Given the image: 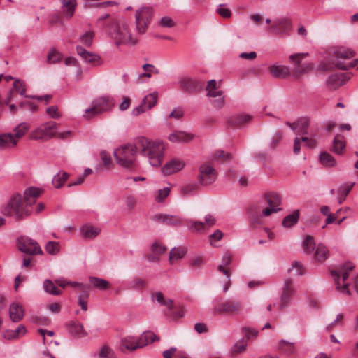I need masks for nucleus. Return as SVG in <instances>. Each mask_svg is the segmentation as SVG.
<instances>
[{"mask_svg":"<svg viewBox=\"0 0 358 358\" xmlns=\"http://www.w3.org/2000/svg\"><path fill=\"white\" fill-rule=\"evenodd\" d=\"M197 187L198 186L196 184H187L181 187L180 192L182 196H185L192 194Z\"/></svg>","mask_w":358,"mask_h":358,"instance_id":"56","label":"nucleus"},{"mask_svg":"<svg viewBox=\"0 0 358 358\" xmlns=\"http://www.w3.org/2000/svg\"><path fill=\"white\" fill-rule=\"evenodd\" d=\"M120 348L122 351H134L140 348L137 337L134 336H126L121 338Z\"/></svg>","mask_w":358,"mask_h":358,"instance_id":"21","label":"nucleus"},{"mask_svg":"<svg viewBox=\"0 0 358 358\" xmlns=\"http://www.w3.org/2000/svg\"><path fill=\"white\" fill-rule=\"evenodd\" d=\"M9 316L10 320L14 322L20 321L24 316L22 307L17 303H12L9 308Z\"/></svg>","mask_w":358,"mask_h":358,"instance_id":"26","label":"nucleus"},{"mask_svg":"<svg viewBox=\"0 0 358 358\" xmlns=\"http://www.w3.org/2000/svg\"><path fill=\"white\" fill-rule=\"evenodd\" d=\"M329 257V250L326 245L319 243L315 248V263H322Z\"/></svg>","mask_w":358,"mask_h":358,"instance_id":"31","label":"nucleus"},{"mask_svg":"<svg viewBox=\"0 0 358 358\" xmlns=\"http://www.w3.org/2000/svg\"><path fill=\"white\" fill-rule=\"evenodd\" d=\"M179 85L181 90L187 93L193 94L199 92L203 83L191 77H184L179 81Z\"/></svg>","mask_w":358,"mask_h":358,"instance_id":"15","label":"nucleus"},{"mask_svg":"<svg viewBox=\"0 0 358 358\" xmlns=\"http://www.w3.org/2000/svg\"><path fill=\"white\" fill-rule=\"evenodd\" d=\"M269 71L275 78L280 79L285 78L290 73L289 67L283 65H273Z\"/></svg>","mask_w":358,"mask_h":358,"instance_id":"30","label":"nucleus"},{"mask_svg":"<svg viewBox=\"0 0 358 358\" xmlns=\"http://www.w3.org/2000/svg\"><path fill=\"white\" fill-rule=\"evenodd\" d=\"M67 330L69 334L75 336L82 338L88 335V333L85 330L83 325L76 321H70L66 324Z\"/></svg>","mask_w":358,"mask_h":358,"instance_id":"22","label":"nucleus"},{"mask_svg":"<svg viewBox=\"0 0 358 358\" xmlns=\"http://www.w3.org/2000/svg\"><path fill=\"white\" fill-rule=\"evenodd\" d=\"M138 343L140 348L151 343L155 341H159V337L155 334L152 331H144L139 337H137Z\"/></svg>","mask_w":358,"mask_h":358,"instance_id":"29","label":"nucleus"},{"mask_svg":"<svg viewBox=\"0 0 358 358\" xmlns=\"http://www.w3.org/2000/svg\"><path fill=\"white\" fill-rule=\"evenodd\" d=\"M303 142L304 145L311 148L313 146V141L311 138L307 136H301V138L296 137L294 141L293 151L294 154H299L301 150V143Z\"/></svg>","mask_w":358,"mask_h":358,"instance_id":"33","label":"nucleus"},{"mask_svg":"<svg viewBox=\"0 0 358 358\" xmlns=\"http://www.w3.org/2000/svg\"><path fill=\"white\" fill-rule=\"evenodd\" d=\"M252 120V116L246 114H238L229 118L228 122L230 125L241 127L245 124L249 123Z\"/></svg>","mask_w":358,"mask_h":358,"instance_id":"28","label":"nucleus"},{"mask_svg":"<svg viewBox=\"0 0 358 358\" xmlns=\"http://www.w3.org/2000/svg\"><path fill=\"white\" fill-rule=\"evenodd\" d=\"M171 188L170 187H164L162 189H159L157 192V195L155 196V200L157 202H162L165 198H166L170 194Z\"/></svg>","mask_w":358,"mask_h":358,"instance_id":"55","label":"nucleus"},{"mask_svg":"<svg viewBox=\"0 0 358 358\" xmlns=\"http://www.w3.org/2000/svg\"><path fill=\"white\" fill-rule=\"evenodd\" d=\"M194 136L184 131H174L169 136V140L173 143H188Z\"/></svg>","mask_w":358,"mask_h":358,"instance_id":"27","label":"nucleus"},{"mask_svg":"<svg viewBox=\"0 0 358 358\" xmlns=\"http://www.w3.org/2000/svg\"><path fill=\"white\" fill-rule=\"evenodd\" d=\"M27 330L24 325H20L14 331H8L7 334H12L13 337L19 338L20 336L24 335Z\"/></svg>","mask_w":358,"mask_h":358,"instance_id":"63","label":"nucleus"},{"mask_svg":"<svg viewBox=\"0 0 358 358\" xmlns=\"http://www.w3.org/2000/svg\"><path fill=\"white\" fill-rule=\"evenodd\" d=\"M188 225L190 229L196 231H201L205 229V223L199 221L189 220L188 222Z\"/></svg>","mask_w":358,"mask_h":358,"instance_id":"60","label":"nucleus"},{"mask_svg":"<svg viewBox=\"0 0 358 358\" xmlns=\"http://www.w3.org/2000/svg\"><path fill=\"white\" fill-rule=\"evenodd\" d=\"M303 250L306 254H310L313 251V237L308 235L302 243Z\"/></svg>","mask_w":358,"mask_h":358,"instance_id":"49","label":"nucleus"},{"mask_svg":"<svg viewBox=\"0 0 358 358\" xmlns=\"http://www.w3.org/2000/svg\"><path fill=\"white\" fill-rule=\"evenodd\" d=\"M320 164L326 169L334 168L337 166V161L327 151L322 152L318 157Z\"/></svg>","mask_w":358,"mask_h":358,"instance_id":"23","label":"nucleus"},{"mask_svg":"<svg viewBox=\"0 0 358 358\" xmlns=\"http://www.w3.org/2000/svg\"><path fill=\"white\" fill-rule=\"evenodd\" d=\"M46 113L53 119H59L61 114L58 111V108L56 106H52L46 108Z\"/></svg>","mask_w":358,"mask_h":358,"instance_id":"62","label":"nucleus"},{"mask_svg":"<svg viewBox=\"0 0 358 358\" xmlns=\"http://www.w3.org/2000/svg\"><path fill=\"white\" fill-rule=\"evenodd\" d=\"M152 219L155 222L170 226H178L182 222V219L178 216L162 213L155 215Z\"/></svg>","mask_w":358,"mask_h":358,"instance_id":"20","label":"nucleus"},{"mask_svg":"<svg viewBox=\"0 0 358 358\" xmlns=\"http://www.w3.org/2000/svg\"><path fill=\"white\" fill-rule=\"evenodd\" d=\"M138 148L137 138L135 144H126L115 149L113 152L115 162L124 169L132 170L136 168V158Z\"/></svg>","mask_w":358,"mask_h":358,"instance_id":"5","label":"nucleus"},{"mask_svg":"<svg viewBox=\"0 0 358 358\" xmlns=\"http://www.w3.org/2000/svg\"><path fill=\"white\" fill-rule=\"evenodd\" d=\"M217 171L209 164L204 163L199 167L197 180L202 185H208L214 182L217 178Z\"/></svg>","mask_w":358,"mask_h":358,"instance_id":"13","label":"nucleus"},{"mask_svg":"<svg viewBox=\"0 0 358 358\" xmlns=\"http://www.w3.org/2000/svg\"><path fill=\"white\" fill-rule=\"evenodd\" d=\"M291 22L287 18L275 20L270 27V31L275 34H284L290 28Z\"/></svg>","mask_w":358,"mask_h":358,"instance_id":"18","label":"nucleus"},{"mask_svg":"<svg viewBox=\"0 0 358 358\" xmlns=\"http://www.w3.org/2000/svg\"><path fill=\"white\" fill-rule=\"evenodd\" d=\"M137 147L141 155L148 158L152 166H159L162 164L164 150L162 142L150 141L145 137L141 136L137 138Z\"/></svg>","mask_w":358,"mask_h":358,"instance_id":"3","label":"nucleus"},{"mask_svg":"<svg viewBox=\"0 0 358 358\" xmlns=\"http://www.w3.org/2000/svg\"><path fill=\"white\" fill-rule=\"evenodd\" d=\"M158 94L152 92L146 95L142 100L141 103L145 107L147 110L152 109L157 102Z\"/></svg>","mask_w":358,"mask_h":358,"instance_id":"37","label":"nucleus"},{"mask_svg":"<svg viewBox=\"0 0 358 358\" xmlns=\"http://www.w3.org/2000/svg\"><path fill=\"white\" fill-rule=\"evenodd\" d=\"M355 55V52L352 49L345 47H339L334 50L333 52L331 64L326 62L321 63L317 67V71H329L333 66L344 70L354 67L358 69V59L349 61L354 57Z\"/></svg>","mask_w":358,"mask_h":358,"instance_id":"2","label":"nucleus"},{"mask_svg":"<svg viewBox=\"0 0 358 358\" xmlns=\"http://www.w3.org/2000/svg\"><path fill=\"white\" fill-rule=\"evenodd\" d=\"M296 290L294 287L293 280L290 278L285 279L282 287L280 301L277 305L279 310H282L288 306Z\"/></svg>","mask_w":358,"mask_h":358,"instance_id":"14","label":"nucleus"},{"mask_svg":"<svg viewBox=\"0 0 358 358\" xmlns=\"http://www.w3.org/2000/svg\"><path fill=\"white\" fill-rule=\"evenodd\" d=\"M309 56L308 52L295 53L289 55V59L294 64L292 70L293 77L299 78L301 76L308 73L311 71L313 65L311 63L301 64L305 57Z\"/></svg>","mask_w":358,"mask_h":358,"instance_id":"11","label":"nucleus"},{"mask_svg":"<svg viewBox=\"0 0 358 358\" xmlns=\"http://www.w3.org/2000/svg\"><path fill=\"white\" fill-rule=\"evenodd\" d=\"M100 157L106 168H109L112 165V159L109 154L105 151L100 152Z\"/></svg>","mask_w":358,"mask_h":358,"instance_id":"64","label":"nucleus"},{"mask_svg":"<svg viewBox=\"0 0 358 358\" xmlns=\"http://www.w3.org/2000/svg\"><path fill=\"white\" fill-rule=\"evenodd\" d=\"M310 119L307 117H301L297 121L298 134L302 136L307 134V129L310 125Z\"/></svg>","mask_w":358,"mask_h":358,"instance_id":"46","label":"nucleus"},{"mask_svg":"<svg viewBox=\"0 0 358 358\" xmlns=\"http://www.w3.org/2000/svg\"><path fill=\"white\" fill-rule=\"evenodd\" d=\"M41 191L36 187H30L24 191V196L15 194L1 208V213L20 221L29 217L32 213V206L41 195Z\"/></svg>","mask_w":358,"mask_h":358,"instance_id":"1","label":"nucleus"},{"mask_svg":"<svg viewBox=\"0 0 358 358\" xmlns=\"http://www.w3.org/2000/svg\"><path fill=\"white\" fill-rule=\"evenodd\" d=\"M187 253V249L185 247H178L173 248L169 252V262L173 264L175 261L182 259Z\"/></svg>","mask_w":358,"mask_h":358,"instance_id":"35","label":"nucleus"},{"mask_svg":"<svg viewBox=\"0 0 358 358\" xmlns=\"http://www.w3.org/2000/svg\"><path fill=\"white\" fill-rule=\"evenodd\" d=\"M231 261V256L229 253H226L222 257V264L218 266V271L225 275L229 279L230 278V272L226 268Z\"/></svg>","mask_w":358,"mask_h":358,"instance_id":"41","label":"nucleus"},{"mask_svg":"<svg viewBox=\"0 0 358 358\" xmlns=\"http://www.w3.org/2000/svg\"><path fill=\"white\" fill-rule=\"evenodd\" d=\"M43 289L45 292L49 293L54 296H58L62 294L61 290H59L50 280H45L43 282Z\"/></svg>","mask_w":358,"mask_h":358,"instance_id":"45","label":"nucleus"},{"mask_svg":"<svg viewBox=\"0 0 358 358\" xmlns=\"http://www.w3.org/2000/svg\"><path fill=\"white\" fill-rule=\"evenodd\" d=\"M243 311V304L235 300L223 301L215 306L213 309V313L215 315H241Z\"/></svg>","mask_w":358,"mask_h":358,"instance_id":"10","label":"nucleus"},{"mask_svg":"<svg viewBox=\"0 0 358 358\" xmlns=\"http://www.w3.org/2000/svg\"><path fill=\"white\" fill-rule=\"evenodd\" d=\"M114 105L113 99L107 96L99 97L92 101L90 108L85 110L83 117L90 120L110 110Z\"/></svg>","mask_w":358,"mask_h":358,"instance_id":"7","label":"nucleus"},{"mask_svg":"<svg viewBox=\"0 0 358 358\" xmlns=\"http://www.w3.org/2000/svg\"><path fill=\"white\" fill-rule=\"evenodd\" d=\"M265 196L269 208L262 210V215L268 216L273 212L276 213L280 210V208H277L281 203V197L278 194L275 192L267 193L265 194Z\"/></svg>","mask_w":358,"mask_h":358,"instance_id":"16","label":"nucleus"},{"mask_svg":"<svg viewBox=\"0 0 358 358\" xmlns=\"http://www.w3.org/2000/svg\"><path fill=\"white\" fill-rule=\"evenodd\" d=\"M29 125L26 122H22L18 124L14 129L13 134V136H14V139L17 140V142L20 138H21L29 130Z\"/></svg>","mask_w":358,"mask_h":358,"instance_id":"43","label":"nucleus"},{"mask_svg":"<svg viewBox=\"0 0 358 358\" xmlns=\"http://www.w3.org/2000/svg\"><path fill=\"white\" fill-rule=\"evenodd\" d=\"M76 6V0H63L62 13L64 16L70 18L73 16Z\"/></svg>","mask_w":358,"mask_h":358,"instance_id":"34","label":"nucleus"},{"mask_svg":"<svg viewBox=\"0 0 358 358\" xmlns=\"http://www.w3.org/2000/svg\"><path fill=\"white\" fill-rule=\"evenodd\" d=\"M76 52L77 54L85 62L87 63H94L99 60V56L96 54L89 52L83 48L82 46L77 45L76 46Z\"/></svg>","mask_w":358,"mask_h":358,"instance_id":"24","label":"nucleus"},{"mask_svg":"<svg viewBox=\"0 0 358 358\" xmlns=\"http://www.w3.org/2000/svg\"><path fill=\"white\" fill-rule=\"evenodd\" d=\"M278 349L286 354L291 355L295 352L294 342L282 339L278 343Z\"/></svg>","mask_w":358,"mask_h":358,"instance_id":"38","label":"nucleus"},{"mask_svg":"<svg viewBox=\"0 0 358 358\" xmlns=\"http://www.w3.org/2000/svg\"><path fill=\"white\" fill-rule=\"evenodd\" d=\"M146 286V281L140 278H134L131 281V288L135 289H139L141 288H143Z\"/></svg>","mask_w":358,"mask_h":358,"instance_id":"61","label":"nucleus"},{"mask_svg":"<svg viewBox=\"0 0 358 358\" xmlns=\"http://www.w3.org/2000/svg\"><path fill=\"white\" fill-rule=\"evenodd\" d=\"M17 145V140L14 139L13 134L4 133L0 134V150L14 148Z\"/></svg>","mask_w":358,"mask_h":358,"instance_id":"25","label":"nucleus"},{"mask_svg":"<svg viewBox=\"0 0 358 358\" xmlns=\"http://www.w3.org/2000/svg\"><path fill=\"white\" fill-rule=\"evenodd\" d=\"M345 148V142L344 136L341 134H337L333 142L331 150L337 155H342Z\"/></svg>","mask_w":358,"mask_h":358,"instance_id":"32","label":"nucleus"},{"mask_svg":"<svg viewBox=\"0 0 358 358\" xmlns=\"http://www.w3.org/2000/svg\"><path fill=\"white\" fill-rule=\"evenodd\" d=\"M98 358H117V355L112 348L108 345H103L98 352Z\"/></svg>","mask_w":358,"mask_h":358,"instance_id":"42","label":"nucleus"},{"mask_svg":"<svg viewBox=\"0 0 358 358\" xmlns=\"http://www.w3.org/2000/svg\"><path fill=\"white\" fill-rule=\"evenodd\" d=\"M101 230L91 225H85L82 227L81 233L84 238L93 239L100 234Z\"/></svg>","mask_w":358,"mask_h":358,"instance_id":"36","label":"nucleus"},{"mask_svg":"<svg viewBox=\"0 0 358 358\" xmlns=\"http://www.w3.org/2000/svg\"><path fill=\"white\" fill-rule=\"evenodd\" d=\"M13 87L21 96H23L24 97H30V96H27L25 94L26 89L24 87V84L22 80H15L13 83Z\"/></svg>","mask_w":358,"mask_h":358,"instance_id":"53","label":"nucleus"},{"mask_svg":"<svg viewBox=\"0 0 358 358\" xmlns=\"http://www.w3.org/2000/svg\"><path fill=\"white\" fill-rule=\"evenodd\" d=\"M294 270L296 275H303L306 273V268L301 262L297 261L293 262L292 267L288 269V272L290 273Z\"/></svg>","mask_w":358,"mask_h":358,"instance_id":"51","label":"nucleus"},{"mask_svg":"<svg viewBox=\"0 0 358 358\" xmlns=\"http://www.w3.org/2000/svg\"><path fill=\"white\" fill-rule=\"evenodd\" d=\"M153 299H155L159 304L169 308L170 310L173 309V300L170 299H165L163 294L161 292L155 293L153 295Z\"/></svg>","mask_w":358,"mask_h":358,"instance_id":"47","label":"nucleus"},{"mask_svg":"<svg viewBox=\"0 0 358 358\" xmlns=\"http://www.w3.org/2000/svg\"><path fill=\"white\" fill-rule=\"evenodd\" d=\"M69 177V173L64 171H60L53 177L52 180V185L55 188L59 189L63 186Z\"/></svg>","mask_w":358,"mask_h":358,"instance_id":"40","label":"nucleus"},{"mask_svg":"<svg viewBox=\"0 0 358 358\" xmlns=\"http://www.w3.org/2000/svg\"><path fill=\"white\" fill-rule=\"evenodd\" d=\"M90 282L96 288L101 290H105L110 287V282L106 280L96 278L90 277Z\"/></svg>","mask_w":358,"mask_h":358,"instance_id":"44","label":"nucleus"},{"mask_svg":"<svg viewBox=\"0 0 358 358\" xmlns=\"http://www.w3.org/2000/svg\"><path fill=\"white\" fill-rule=\"evenodd\" d=\"M185 166L184 161L177 159H173L167 162L162 168V172L165 176L173 174L182 170Z\"/></svg>","mask_w":358,"mask_h":358,"instance_id":"19","label":"nucleus"},{"mask_svg":"<svg viewBox=\"0 0 358 358\" xmlns=\"http://www.w3.org/2000/svg\"><path fill=\"white\" fill-rule=\"evenodd\" d=\"M299 213L298 210L294 211L292 214L287 215L282 220V226L289 228L294 226L299 220Z\"/></svg>","mask_w":358,"mask_h":358,"instance_id":"39","label":"nucleus"},{"mask_svg":"<svg viewBox=\"0 0 358 358\" xmlns=\"http://www.w3.org/2000/svg\"><path fill=\"white\" fill-rule=\"evenodd\" d=\"M153 17L152 7L143 6L136 11L135 20L136 30L139 34L145 33Z\"/></svg>","mask_w":358,"mask_h":358,"instance_id":"9","label":"nucleus"},{"mask_svg":"<svg viewBox=\"0 0 358 358\" xmlns=\"http://www.w3.org/2000/svg\"><path fill=\"white\" fill-rule=\"evenodd\" d=\"M57 123L54 121L45 122L30 133V138L33 140L52 138L57 134Z\"/></svg>","mask_w":358,"mask_h":358,"instance_id":"8","label":"nucleus"},{"mask_svg":"<svg viewBox=\"0 0 358 358\" xmlns=\"http://www.w3.org/2000/svg\"><path fill=\"white\" fill-rule=\"evenodd\" d=\"M88 291L89 290H85V292H82L78 298V304L80 306L81 309L83 311H86L87 310V302L86 299L88 297Z\"/></svg>","mask_w":358,"mask_h":358,"instance_id":"59","label":"nucleus"},{"mask_svg":"<svg viewBox=\"0 0 358 358\" xmlns=\"http://www.w3.org/2000/svg\"><path fill=\"white\" fill-rule=\"evenodd\" d=\"M108 32L120 44L136 45L137 40L131 34L128 24L123 20L113 19L108 25Z\"/></svg>","mask_w":358,"mask_h":358,"instance_id":"4","label":"nucleus"},{"mask_svg":"<svg viewBox=\"0 0 358 358\" xmlns=\"http://www.w3.org/2000/svg\"><path fill=\"white\" fill-rule=\"evenodd\" d=\"M158 25L161 27L171 28L175 26L173 19L169 16H164L161 18L158 22Z\"/></svg>","mask_w":358,"mask_h":358,"instance_id":"54","label":"nucleus"},{"mask_svg":"<svg viewBox=\"0 0 358 358\" xmlns=\"http://www.w3.org/2000/svg\"><path fill=\"white\" fill-rule=\"evenodd\" d=\"M247 344L243 339L238 341L232 347L233 353L239 354L246 349Z\"/></svg>","mask_w":358,"mask_h":358,"instance_id":"57","label":"nucleus"},{"mask_svg":"<svg viewBox=\"0 0 358 358\" xmlns=\"http://www.w3.org/2000/svg\"><path fill=\"white\" fill-rule=\"evenodd\" d=\"M94 38V32L92 31H87L85 32L83 36L80 37V41L86 46H90L92 43Z\"/></svg>","mask_w":358,"mask_h":358,"instance_id":"58","label":"nucleus"},{"mask_svg":"<svg viewBox=\"0 0 358 358\" xmlns=\"http://www.w3.org/2000/svg\"><path fill=\"white\" fill-rule=\"evenodd\" d=\"M17 246L20 251L29 255H43V250L38 242L28 236H22L17 240Z\"/></svg>","mask_w":358,"mask_h":358,"instance_id":"12","label":"nucleus"},{"mask_svg":"<svg viewBox=\"0 0 358 358\" xmlns=\"http://www.w3.org/2000/svg\"><path fill=\"white\" fill-rule=\"evenodd\" d=\"M62 58L61 53L55 50V49L50 50L47 55V61L49 63H56L59 62Z\"/></svg>","mask_w":358,"mask_h":358,"instance_id":"52","label":"nucleus"},{"mask_svg":"<svg viewBox=\"0 0 358 358\" xmlns=\"http://www.w3.org/2000/svg\"><path fill=\"white\" fill-rule=\"evenodd\" d=\"M45 250L48 254L56 255L60 250V245L58 242L50 241L45 244Z\"/></svg>","mask_w":358,"mask_h":358,"instance_id":"48","label":"nucleus"},{"mask_svg":"<svg viewBox=\"0 0 358 358\" xmlns=\"http://www.w3.org/2000/svg\"><path fill=\"white\" fill-rule=\"evenodd\" d=\"M143 69L145 72L140 74V77H147L150 78L152 77V73L155 74H158L159 73V70L150 64H145L143 65Z\"/></svg>","mask_w":358,"mask_h":358,"instance_id":"50","label":"nucleus"},{"mask_svg":"<svg viewBox=\"0 0 358 358\" xmlns=\"http://www.w3.org/2000/svg\"><path fill=\"white\" fill-rule=\"evenodd\" d=\"M351 77L352 73L349 72L333 74L327 80V85L330 89L336 90L343 85Z\"/></svg>","mask_w":358,"mask_h":358,"instance_id":"17","label":"nucleus"},{"mask_svg":"<svg viewBox=\"0 0 358 358\" xmlns=\"http://www.w3.org/2000/svg\"><path fill=\"white\" fill-rule=\"evenodd\" d=\"M354 267L352 263L347 262L331 271V276L334 281L336 289L343 294L348 296L351 294L349 289L350 283L346 282V280Z\"/></svg>","mask_w":358,"mask_h":358,"instance_id":"6","label":"nucleus"}]
</instances>
